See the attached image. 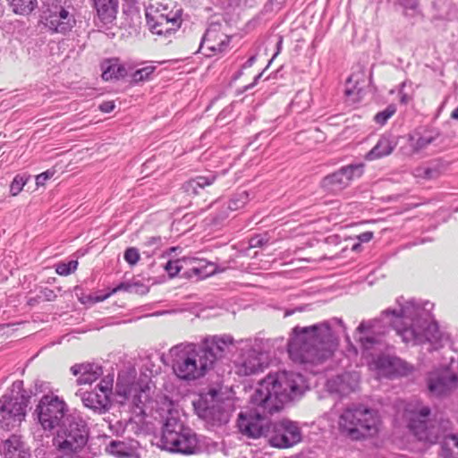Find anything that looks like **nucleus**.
Returning a JSON list of instances; mask_svg holds the SVG:
<instances>
[{"label":"nucleus","instance_id":"1","mask_svg":"<svg viewBox=\"0 0 458 458\" xmlns=\"http://www.w3.org/2000/svg\"><path fill=\"white\" fill-rule=\"evenodd\" d=\"M395 308H387L378 317L362 319L353 336L363 353L384 345L385 338L394 329L406 344H430L437 350L447 340L445 333L440 331L432 310L434 303L422 299L399 296Z\"/></svg>","mask_w":458,"mask_h":458},{"label":"nucleus","instance_id":"2","mask_svg":"<svg viewBox=\"0 0 458 458\" xmlns=\"http://www.w3.org/2000/svg\"><path fill=\"white\" fill-rule=\"evenodd\" d=\"M307 388V381L301 373L285 370L269 373L250 397L253 408L238 414L239 432L252 439L267 437L271 423L267 415L279 411L285 403L301 395Z\"/></svg>","mask_w":458,"mask_h":458},{"label":"nucleus","instance_id":"3","mask_svg":"<svg viewBox=\"0 0 458 458\" xmlns=\"http://www.w3.org/2000/svg\"><path fill=\"white\" fill-rule=\"evenodd\" d=\"M340 334L352 344L342 318H332L308 327L296 326L287 344L289 357L303 369L318 374L320 372L318 366L329 359L336 349Z\"/></svg>","mask_w":458,"mask_h":458},{"label":"nucleus","instance_id":"4","mask_svg":"<svg viewBox=\"0 0 458 458\" xmlns=\"http://www.w3.org/2000/svg\"><path fill=\"white\" fill-rule=\"evenodd\" d=\"M380 425L377 411L363 404L352 403L339 412L335 428L343 438L360 442L376 437Z\"/></svg>","mask_w":458,"mask_h":458},{"label":"nucleus","instance_id":"5","mask_svg":"<svg viewBox=\"0 0 458 458\" xmlns=\"http://www.w3.org/2000/svg\"><path fill=\"white\" fill-rule=\"evenodd\" d=\"M168 355L174 375L185 381L203 377L214 366V356L194 343L178 344L169 350Z\"/></svg>","mask_w":458,"mask_h":458},{"label":"nucleus","instance_id":"6","mask_svg":"<svg viewBox=\"0 0 458 458\" xmlns=\"http://www.w3.org/2000/svg\"><path fill=\"white\" fill-rule=\"evenodd\" d=\"M161 443L164 449L173 453L192 454L199 450L196 435L184 425L177 411H168L162 429Z\"/></svg>","mask_w":458,"mask_h":458},{"label":"nucleus","instance_id":"7","mask_svg":"<svg viewBox=\"0 0 458 458\" xmlns=\"http://www.w3.org/2000/svg\"><path fill=\"white\" fill-rule=\"evenodd\" d=\"M30 399L23 381H14L0 397V429L11 431L25 420Z\"/></svg>","mask_w":458,"mask_h":458},{"label":"nucleus","instance_id":"8","mask_svg":"<svg viewBox=\"0 0 458 458\" xmlns=\"http://www.w3.org/2000/svg\"><path fill=\"white\" fill-rule=\"evenodd\" d=\"M88 437L89 428L86 420L80 413L72 412L57 429L53 444L59 452L68 454L82 448L88 441Z\"/></svg>","mask_w":458,"mask_h":458},{"label":"nucleus","instance_id":"9","mask_svg":"<svg viewBox=\"0 0 458 458\" xmlns=\"http://www.w3.org/2000/svg\"><path fill=\"white\" fill-rule=\"evenodd\" d=\"M68 415V405L63 398L54 394H44L33 412L38 425L48 432L57 430Z\"/></svg>","mask_w":458,"mask_h":458},{"label":"nucleus","instance_id":"10","mask_svg":"<svg viewBox=\"0 0 458 458\" xmlns=\"http://www.w3.org/2000/svg\"><path fill=\"white\" fill-rule=\"evenodd\" d=\"M182 12V9H169L167 4L156 1L146 8L147 24L152 33L169 36L180 28Z\"/></svg>","mask_w":458,"mask_h":458},{"label":"nucleus","instance_id":"11","mask_svg":"<svg viewBox=\"0 0 458 458\" xmlns=\"http://www.w3.org/2000/svg\"><path fill=\"white\" fill-rule=\"evenodd\" d=\"M193 406L198 416L211 426H222L229 421L230 411L225 408L220 392L216 388L200 394Z\"/></svg>","mask_w":458,"mask_h":458},{"label":"nucleus","instance_id":"12","mask_svg":"<svg viewBox=\"0 0 458 458\" xmlns=\"http://www.w3.org/2000/svg\"><path fill=\"white\" fill-rule=\"evenodd\" d=\"M429 407H421L411 414L408 428L419 440L434 444L441 438L442 429L446 428L450 421L443 419L439 421L437 419L429 420Z\"/></svg>","mask_w":458,"mask_h":458},{"label":"nucleus","instance_id":"13","mask_svg":"<svg viewBox=\"0 0 458 458\" xmlns=\"http://www.w3.org/2000/svg\"><path fill=\"white\" fill-rule=\"evenodd\" d=\"M240 355L234 361L235 372L239 376H250L264 370L267 367L265 354L261 351L260 339H242L238 342Z\"/></svg>","mask_w":458,"mask_h":458},{"label":"nucleus","instance_id":"14","mask_svg":"<svg viewBox=\"0 0 458 458\" xmlns=\"http://www.w3.org/2000/svg\"><path fill=\"white\" fill-rule=\"evenodd\" d=\"M113 386L114 377L107 375L100 380L93 391L78 390L75 394L81 398L85 407L101 414L105 413L111 405Z\"/></svg>","mask_w":458,"mask_h":458},{"label":"nucleus","instance_id":"15","mask_svg":"<svg viewBox=\"0 0 458 458\" xmlns=\"http://www.w3.org/2000/svg\"><path fill=\"white\" fill-rule=\"evenodd\" d=\"M267 438L271 446L290 448L302 440V432L298 423L287 419L271 422Z\"/></svg>","mask_w":458,"mask_h":458},{"label":"nucleus","instance_id":"16","mask_svg":"<svg viewBox=\"0 0 458 458\" xmlns=\"http://www.w3.org/2000/svg\"><path fill=\"white\" fill-rule=\"evenodd\" d=\"M230 43L231 37L222 31V25L211 23L201 38L199 50L206 56L211 57L225 53Z\"/></svg>","mask_w":458,"mask_h":458},{"label":"nucleus","instance_id":"17","mask_svg":"<svg viewBox=\"0 0 458 458\" xmlns=\"http://www.w3.org/2000/svg\"><path fill=\"white\" fill-rule=\"evenodd\" d=\"M42 19L49 31L64 35L71 31L76 23L74 15L62 5L47 8Z\"/></svg>","mask_w":458,"mask_h":458},{"label":"nucleus","instance_id":"18","mask_svg":"<svg viewBox=\"0 0 458 458\" xmlns=\"http://www.w3.org/2000/svg\"><path fill=\"white\" fill-rule=\"evenodd\" d=\"M362 165H349L341 167L336 172L325 176L321 187L327 192L335 194L346 188L354 176H360Z\"/></svg>","mask_w":458,"mask_h":458},{"label":"nucleus","instance_id":"19","mask_svg":"<svg viewBox=\"0 0 458 458\" xmlns=\"http://www.w3.org/2000/svg\"><path fill=\"white\" fill-rule=\"evenodd\" d=\"M427 384L432 395L442 397L457 387L458 377L454 373L433 371L428 375Z\"/></svg>","mask_w":458,"mask_h":458},{"label":"nucleus","instance_id":"20","mask_svg":"<svg viewBox=\"0 0 458 458\" xmlns=\"http://www.w3.org/2000/svg\"><path fill=\"white\" fill-rule=\"evenodd\" d=\"M369 366L378 377L392 378L403 375L404 371V365L401 359L384 354L373 358Z\"/></svg>","mask_w":458,"mask_h":458},{"label":"nucleus","instance_id":"21","mask_svg":"<svg viewBox=\"0 0 458 458\" xmlns=\"http://www.w3.org/2000/svg\"><path fill=\"white\" fill-rule=\"evenodd\" d=\"M359 382L360 377L357 372H344L329 378L327 387L329 392L344 396L355 391L359 386Z\"/></svg>","mask_w":458,"mask_h":458},{"label":"nucleus","instance_id":"22","mask_svg":"<svg viewBox=\"0 0 458 458\" xmlns=\"http://www.w3.org/2000/svg\"><path fill=\"white\" fill-rule=\"evenodd\" d=\"M3 458H31L30 450L21 436L11 435L0 446Z\"/></svg>","mask_w":458,"mask_h":458},{"label":"nucleus","instance_id":"23","mask_svg":"<svg viewBox=\"0 0 458 458\" xmlns=\"http://www.w3.org/2000/svg\"><path fill=\"white\" fill-rule=\"evenodd\" d=\"M71 373L77 377V385H91L103 374V369L97 363L83 362L71 367Z\"/></svg>","mask_w":458,"mask_h":458},{"label":"nucleus","instance_id":"24","mask_svg":"<svg viewBox=\"0 0 458 458\" xmlns=\"http://www.w3.org/2000/svg\"><path fill=\"white\" fill-rule=\"evenodd\" d=\"M233 344V338L229 335H214L202 340L200 346L203 351L214 356V363L222 358L226 349Z\"/></svg>","mask_w":458,"mask_h":458},{"label":"nucleus","instance_id":"25","mask_svg":"<svg viewBox=\"0 0 458 458\" xmlns=\"http://www.w3.org/2000/svg\"><path fill=\"white\" fill-rule=\"evenodd\" d=\"M139 446V442L133 439L129 441L113 440L106 446V451L117 458H140L138 452Z\"/></svg>","mask_w":458,"mask_h":458},{"label":"nucleus","instance_id":"26","mask_svg":"<svg viewBox=\"0 0 458 458\" xmlns=\"http://www.w3.org/2000/svg\"><path fill=\"white\" fill-rule=\"evenodd\" d=\"M396 147V141L390 134L382 135L377 144L365 155L367 161H373L389 156Z\"/></svg>","mask_w":458,"mask_h":458},{"label":"nucleus","instance_id":"27","mask_svg":"<svg viewBox=\"0 0 458 458\" xmlns=\"http://www.w3.org/2000/svg\"><path fill=\"white\" fill-rule=\"evenodd\" d=\"M445 171V165L440 160H433L429 163L420 165L413 168L411 174L419 180H436Z\"/></svg>","mask_w":458,"mask_h":458},{"label":"nucleus","instance_id":"28","mask_svg":"<svg viewBox=\"0 0 458 458\" xmlns=\"http://www.w3.org/2000/svg\"><path fill=\"white\" fill-rule=\"evenodd\" d=\"M102 78L105 81L119 80L128 74V70L118 58L106 59L101 63Z\"/></svg>","mask_w":458,"mask_h":458},{"label":"nucleus","instance_id":"29","mask_svg":"<svg viewBox=\"0 0 458 458\" xmlns=\"http://www.w3.org/2000/svg\"><path fill=\"white\" fill-rule=\"evenodd\" d=\"M140 385L135 382L134 377L130 376L128 373H119L115 392L117 396L123 397L121 403H125L130 400V395L131 394L136 393L137 388H139Z\"/></svg>","mask_w":458,"mask_h":458},{"label":"nucleus","instance_id":"30","mask_svg":"<svg viewBox=\"0 0 458 458\" xmlns=\"http://www.w3.org/2000/svg\"><path fill=\"white\" fill-rule=\"evenodd\" d=\"M95 8L99 20L104 24L114 21L117 13L118 0H94Z\"/></svg>","mask_w":458,"mask_h":458},{"label":"nucleus","instance_id":"31","mask_svg":"<svg viewBox=\"0 0 458 458\" xmlns=\"http://www.w3.org/2000/svg\"><path fill=\"white\" fill-rule=\"evenodd\" d=\"M437 139V134H433L430 131L421 133L415 131L409 135L408 145L411 148L412 153H419L426 149L431 143Z\"/></svg>","mask_w":458,"mask_h":458},{"label":"nucleus","instance_id":"32","mask_svg":"<svg viewBox=\"0 0 458 458\" xmlns=\"http://www.w3.org/2000/svg\"><path fill=\"white\" fill-rule=\"evenodd\" d=\"M440 455L442 458H458V435L450 434L445 437Z\"/></svg>","mask_w":458,"mask_h":458},{"label":"nucleus","instance_id":"33","mask_svg":"<svg viewBox=\"0 0 458 458\" xmlns=\"http://www.w3.org/2000/svg\"><path fill=\"white\" fill-rule=\"evenodd\" d=\"M215 179L216 177L214 175L208 177L197 176L186 182L184 184V189L187 192L197 194L199 189H203L205 186L212 184Z\"/></svg>","mask_w":458,"mask_h":458},{"label":"nucleus","instance_id":"34","mask_svg":"<svg viewBox=\"0 0 458 458\" xmlns=\"http://www.w3.org/2000/svg\"><path fill=\"white\" fill-rule=\"evenodd\" d=\"M13 12L17 14H29L37 7V0H12Z\"/></svg>","mask_w":458,"mask_h":458},{"label":"nucleus","instance_id":"35","mask_svg":"<svg viewBox=\"0 0 458 458\" xmlns=\"http://www.w3.org/2000/svg\"><path fill=\"white\" fill-rule=\"evenodd\" d=\"M250 200L249 193L242 191L233 194L228 201V209L232 211L243 208Z\"/></svg>","mask_w":458,"mask_h":458},{"label":"nucleus","instance_id":"36","mask_svg":"<svg viewBox=\"0 0 458 458\" xmlns=\"http://www.w3.org/2000/svg\"><path fill=\"white\" fill-rule=\"evenodd\" d=\"M163 246V239L160 236H151L143 243V253L147 257H151L157 253Z\"/></svg>","mask_w":458,"mask_h":458},{"label":"nucleus","instance_id":"37","mask_svg":"<svg viewBox=\"0 0 458 458\" xmlns=\"http://www.w3.org/2000/svg\"><path fill=\"white\" fill-rule=\"evenodd\" d=\"M104 420L108 424V428L111 432L114 435H121L125 432L126 428L131 424V420L123 421L121 420H115L114 418H105Z\"/></svg>","mask_w":458,"mask_h":458},{"label":"nucleus","instance_id":"38","mask_svg":"<svg viewBox=\"0 0 458 458\" xmlns=\"http://www.w3.org/2000/svg\"><path fill=\"white\" fill-rule=\"evenodd\" d=\"M30 179L27 174H17L10 185V192L13 196L18 195Z\"/></svg>","mask_w":458,"mask_h":458},{"label":"nucleus","instance_id":"39","mask_svg":"<svg viewBox=\"0 0 458 458\" xmlns=\"http://www.w3.org/2000/svg\"><path fill=\"white\" fill-rule=\"evenodd\" d=\"M352 82V76L347 80V87L345 89V96L347 98V101L351 102L352 104H356L360 101L362 90L360 88H357L356 85H354L352 88H351L349 85Z\"/></svg>","mask_w":458,"mask_h":458},{"label":"nucleus","instance_id":"40","mask_svg":"<svg viewBox=\"0 0 458 458\" xmlns=\"http://www.w3.org/2000/svg\"><path fill=\"white\" fill-rule=\"evenodd\" d=\"M156 70V66L154 65H147L145 67L140 68L133 72L131 74L132 81L134 82H140L144 81H148L150 79V75Z\"/></svg>","mask_w":458,"mask_h":458},{"label":"nucleus","instance_id":"41","mask_svg":"<svg viewBox=\"0 0 458 458\" xmlns=\"http://www.w3.org/2000/svg\"><path fill=\"white\" fill-rule=\"evenodd\" d=\"M396 112V106L394 104L388 105L383 111L378 112L374 120L377 124L384 125L388 119L392 117Z\"/></svg>","mask_w":458,"mask_h":458},{"label":"nucleus","instance_id":"42","mask_svg":"<svg viewBox=\"0 0 458 458\" xmlns=\"http://www.w3.org/2000/svg\"><path fill=\"white\" fill-rule=\"evenodd\" d=\"M78 261L70 260L68 262H61L55 266V272L60 276H68L77 269Z\"/></svg>","mask_w":458,"mask_h":458},{"label":"nucleus","instance_id":"43","mask_svg":"<svg viewBox=\"0 0 458 458\" xmlns=\"http://www.w3.org/2000/svg\"><path fill=\"white\" fill-rule=\"evenodd\" d=\"M403 8L404 15L414 16L419 13L418 0H395Z\"/></svg>","mask_w":458,"mask_h":458},{"label":"nucleus","instance_id":"44","mask_svg":"<svg viewBox=\"0 0 458 458\" xmlns=\"http://www.w3.org/2000/svg\"><path fill=\"white\" fill-rule=\"evenodd\" d=\"M136 393L133 392L130 395V400L128 401L132 406H134L137 409H140V411H142L144 401L142 400L143 395L146 397V394L142 387L140 386L139 388H137Z\"/></svg>","mask_w":458,"mask_h":458},{"label":"nucleus","instance_id":"45","mask_svg":"<svg viewBox=\"0 0 458 458\" xmlns=\"http://www.w3.org/2000/svg\"><path fill=\"white\" fill-rule=\"evenodd\" d=\"M124 260L130 265L134 266L140 260V253L137 248L129 247L125 250L123 254Z\"/></svg>","mask_w":458,"mask_h":458},{"label":"nucleus","instance_id":"46","mask_svg":"<svg viewBox=\"0 0 458 458\" xmlns=\"http://www.w3.org/2000/svg\"><path fill=\"white\" fill-rule=\"evenodd\" d=\"M164 267L170 277H174L182 269L181 261L179 259L168 260Z\"/></svg>","mask_w":458,"mask_h":458},{"label":"nucleus","instance_id":"47","mask_svg":"<svg viewBox=\"0 0 458 458\" xmlns=\"http://www.w3.org/2000/svg\"><path fill=\"white\" fill-rule=\"evenodd\" d=\"M75 295L82 304H92L93 294H86L83 293V289L80 286L74 288Z\"/></svg>","mask_w":458,"mask_h":458},{"label":"nucleus","instance_id":"48","mask_svg":"<svg viewBox=\"0 0 458 458\" xmlns=\"http://www.w3.org/2000/svg\"><path fill=\"white\" fill-rule=\"evenodd\" d=\"M138 285V284H131L129 282H122L115 287H114L112 290H110V293L114 294L118 292L123 291V292H131L132 287Z\"/></svg>","mask_w":458,"mask_h":458},{"label":"nucleus","instance_id":"49","mask_svg":"<svg viewBox=\"0 0 458 458\" xmlns=\"http://www.w3.org/2000/svg\"><path fill=\"white\" fill-rule=\"evenodd\" d=\"M54 175V172L50 170H47L36 176V184L38 186H42L46 183V182L50 179Z\"/></svg>","mask_w":458,"mask_h":458},{"label":"nucleus","instance_id":"50","mask_svg":"<svg viewBox=\"0 0 458 458\" xmlns=\"http://www.w3.org/2000/svg\"><path fill=\"white\" fill-rule=\"evenodd\" d=\"M41 297L47 301H53L55 300L57 295L55 294V291L49 288H44L41 292Z\"/></svg>","mask_w":458,"mask_h":458},{"label":"nucleus","instance_id":"51","mask_svg":"<svg viewBox=\"0 0 458 458\" xmlns=\"http://www.w3.org/2000/svg\"><path fill=\"white\" fill-rule=\"evenodd\" d=\"M373 232L367 231L357 235V240L360 243H366L370 242L373 239Z\"/></svg>","mask_w":458,"mask_h":458},{"label":"nucleus","instance_id":"52","mask_svg":"<svg viewBox=\"0 0 458 458\" xmlns=\"http://www.w3.org/2000/svg\"><path fill=\"white\" fill-rule=\"evenodd\" d=\"M111 295H113V294L110 293V291L107 293H102V292L96 293L93 294L92 304L103 301L106 300L108 297H110Z\"/></svg>","mask_w":458,"mask_h":458},{"label":"nucleus","instance_id":"53","mask_svg":"<svg viewBox=\"0 0 458 458\" xmlns=\"http://www.w3.org/2000/svg\"><path fill=\"white\" fill-rule=\"evenodd\" d=\"M115 107L114 101H104L99 105V110L103 113H110Z\"/></svg>","mask_w":458,"mask_h":458},{"label":"nucleus","instance_id":"54","mask_svg":"<svg viewBox=\"0 0 458 458\" xmlns=\"http://www.w3.org/2000/svg\"><path fill=\"white\" fill-rule=\"evenodd\" d=\"M267 241L265 240L263 237L261 236H255V237H252L250 241V247L252 248H256V247H260L262 246L264 243H266Z\"/></svg>","mask_w":458,"mask_h":458},{"label":"nucleus","instance_id":"55","mask_svg":"<svg viewBox=\"0 0 458 458\" xmlns=\"http://www.w3.org/2000/svg\"><path fill=\"white\" fill-rule=\"evenodd\" d=\"M256 59H257L256 55H252L251 56H250L248 58V60L242 65V69L245 70L247 68L251 67L254 64V63L256 62Z\"/></svg>","mask_w":458,"mask_h":458},{"label":"nucleus","instance_id":"56","mask_svg":"<svg viewBox=\"0 0 458 458\" xmlns=\"http://www.w3.org/2000/svg\"><path fill=\"white\" fill-rule=\"evenodd\" d=\"M270 4L272 5L273 9H281L282 6L284 4L286 0H269Z\"/></svg>","mask_w":458,"mask_h":458},{"label":"nucleus","instance_id":"57","mask_svg":"<svg viewBox=\"0 0 458 458\" xmlns=\"http://www.w3.org/2000/svg\"><path fill=\"white\" fill-rule=\"evenodd\" d=\"M303 310H304L303 307H298V308L293 309V310H285V311H284V318L293 315L296 311H302Z\"/></svg>","mask_w":458,"mask_h":458},{"label":"nucleus","instance_id":"58","mask_svg":"<svg viewBox=\"0 0 458 458\" xmlns=\"http://www.w3.org/2000/svg\"><path fill=\"white\" fill-rule=\"evenodd\" d=\"M244 69L241 66V68L232 76V81H235L240 79L243 74Z\"/></svg>","mask_w":458,"mask_h":458},{"label":"nucleus","instance_id":"59","mask_svg":"<svg viewBox=\"0 0 458 458\" xmlns=\"http://www.w3.org/2000/svg\"><path fill=\"white\" fill-rule=\"evenodd\" d=\"M261 76H262V72H260L258 75H256L255 78H254L253 82L250 83V85L246 86V89H250L253 88L258 83V81H259Z\"/></svg>","mask_w":458,"mask_h":458},{"label":"nucleus","instance_id":"60","mask_svg":"<svg viewBox=\"0 0 458 458\" xmlns=\"http://www.w3.org/2000/svg\"><path fill=\"white\" fill-rule=\"evenodd\" d=\"M400 95H401V97H400L401 103L402 104H407V102H408V96H407V94L403 93L402 91V89H401L400 90Z\"/></svg>","mask_w":458,"mask_h":458},{"label":"nucleus","instance_id":"61","mask_svg":"<svg viewBox=\"0 0 458 458\" xmlns=\"http://www.w3.org/2000/svg\"><path fill=\"white\" fill-rule=\"evenodd\" d=\"M451 117L458 121V106L452 112Z\"/></svg>","mask_w":458,"mask_h":458},{"label":"nucleus","instance_id":"62","mask_svg":"<svg viewBox=\"0 0 458 458\" xmlns=\"http://www.w3.org/2000/svg\"><path fill=\"white\" fill-rule=\"evenodd\" d=\"M360 249V242H356L352 246V250L358 251Z\"/></svg>","mask_w":458,"mask_h":458},{"label":"nucleus","instance_id":"63","mask_svg":"<svg viewBox=\"0 0 458 458\" xmlns=\"http://www.w3.org/2000/svg\"><path fill=\"white\" fill-rule=\"evenodd\" d=\"M426 242V239H421L420 242H416L415 244H422Z\"/></svg>","mask_w":458,"mask_h":458},{"label":"nucleus","instance_id":"64","mask_svg":"<svg viewBox=\"0 0 458 458\" xmlns=\"http://www.w3.org/2000/svg\"><path fill=\"white\" fill-rule=\"evenodd\" d=\"M454 212H458V208H455L454 209Z\"/></svg>","mask_w":458,"mask_h":458}]
</instances>
